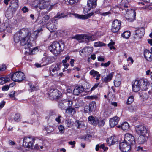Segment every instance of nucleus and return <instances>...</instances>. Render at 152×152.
Returning a JSON list of instances; mask_svg holds the SVG:
<instances>
[{
    "instance_id": "nucleus-1",
    "label": "nucleus",
    "mask_w": 152,
    "mask_h": 152,
    "mask_svg": "<svg viewBox=\"0 0 152 152\" xmlns=\"http://www.w3.org/2000/svg\"><path fill=\"white\" fill-rule=\"evenodd\" d=\"M43 30L42 28L38 29L31 33L27 28H23L16 33L14 36V39L15 43L20 41L21 45L25 49L31 50L30 54H35V51L37 50V48L31 49L32 44L31 41L35 40L37 37L39 32Z\"/></svg>"
},
{
    "instance_id": "nucleus-2",
    "label": "nucleus",
    "mask_w": 152,
    "mask_h": 152,
    "mask_svg": "<svg viewBox=\"0 0 152 152\" xmlns=\"http://www.w3.org/2000/svg\"><path fill=\"white\" fill-rule=\"evenodd\" d=\"M65 17L66 15L64 14H61L55 16L46 24L47 28L50 32L55 31L56 29V26L55 25L57 23L56 21L57 19H60Z\"/></svg>"
},
{
    "instance_id": "nucleus-3",
    "label": "nucleus",
    "mask_w": 152,
    "mask_h": 152,
    "mask_svg": "<svg viewBox=\"0 0 152 152\" xmlns=\"http://www.w3.org/2000/svg\"><path fill=\"white\" fill-rule=\"evenodd\" d=\"M49 49L56 56L58 55L62 50L60 44L57 42H53L49 46Z\"/></svg>"
},
{
    "instance_id": "nucleus-4",
    "label": "nucleus",
    "mask_w": 152,
    "mask_h": 152,
    "mask_svg": "<svg viewBox=\"0 0 152 152\" xmlns=\"http://www.w3.org/2000/svg\"><path fill=\"white\" fill-rule=\"evenodd\" d=\"M10 77L14 82H20L25 78L24 74L21 72L18 71L11 75Z\"/></svg>"
},
{
    "instance_id": "nucleus-5",
    "label": "nucleus",
    "mask_w": 152,
    "mask_h": 152,
    "mask_svg": "<svg viewBox=\"0 0 152 152\" xmlns=\"http://www.w3.org/2000/svg\"><path fill=\"white\" fill-rule=\"evenodd\" d=\"M60 65L56 64L52 65L50 68V75L54 77H57L59 75L62 76L63 74L62 73H59V71L60 70Z\"/></svg>"
},
{
    "instance_id": "nucleus-6",
    "label": "nucleus",
    "mask_w": 152,
    "mask_h": 152,
    "mask_svg": "<svg viewBox=\"0 0 152 152\" xmlns=\"http://www.w3.org/2000/svg\"><path fill=\"white\" fill-rule=\"evenodd\" d=\"M61 92L57 89H51L50 90L49 96L51 99H58L61 95Z\"/></svg>"
},
{
    "instance_id": "nucleus-7",
    "label": "nucleus",
    "mask_w": 152,
    "mask_h": 152,
    "mask_svg": "<svg viewBox=\"0 0 152 152\" xmlns=\"http://www.w3.org/2000/svg\"><path fill=\"white\" fill-rule=\"evenodd\" d=\"M34 138L32 137H24L23 139V145L27 148H32L34 143Z\"/></svg>"
},
{
    "instance_id": "nucleus-8",
    "label": "nucleus",
    "mask_w": 152,
    "mask_h": 152,
    "mask_svg": "<svg viewBox=\"0 0 152 152\" xmlns=\"http://www.w3.org/2000/svg\"><path fill=\"white\" fill-rule=\"evenodd\" d=\"M121 23L120 20L117 19L113 21L112 24L111 30L112 32L116 33L118 32L121 28Z\"/></svg>"
},
{
    "instance_id": "nucleus-9",
    "label": "nucleus",
    "mask_w": 152,
    "mask_h": 152,
    "mask_svg": "<svg viewBox=\"0 0 152 152\" xmlns=\"http://www.w3.org/2000/svg\"><path fill=\"white\" fill-rule=\"evenodd\" d=\"M35 2L37 4L35 7H38L41 10L45 9L49 5V2L45 1L44 0H35Z\"/></svg>"
},
{
    "instance_id": "nucleus-10",
    "label": "nucleus",
    "mask_w": 152,
    "mask_h": 152,
    "mask_svg": "<svg viewBox=\"0 0 152 152\" xmlns=\"http://www.w3.org/2000/svg\"><path fill=\"white\" fill-rule=\"evenodd\" d=\"M132 145L126 142L125 141L119 144V148L123 152H129L130 150Z\"/></svg>"
},
{
    "instance_id": "nucleus-11",
    "label": "nucleus",
    "mask_w": 152,
    "mask_h": 152,
    "mask_svg": "<svg viewBox=\"0 0 152 152\" xmlns=\"http://www.w3.org/2000/svg\"><path fill=\"white\" fill-rule=\"evenodd\" d=\"M129 0H122L121 3V5L119 7V10L124 11L123 13H126L128 9L127 8L129 5Z\"/></svg>"
},
{
    "instance_id": "nucleus-12",
    "label": "nucleus",
    "mask_w": 152,
    "mask_h": 152,
    "mask_svg": "<svg viewBox=\"0 0 152 152\" xmlns=\"http://www.w3.org/2000/svg\"><path fill=\"white\" fill-rule=\"evenodd\" d=\"M135 129L136 132L139 135H145L147 133L146 128L142 125L137 126Z\"/></svg>"
},
{
    "instance_id": "nucleus-13",
    "label": "nucleus",
    "mask_w": 152,
    "mask_h": 152,
    "mask_svg": "<svg viewBox=\"0 0 152 152\" xmlns=\"http://www.w3.org/2000/svg\"><path fill=\"white\" fill-rule=\"evenodd\" d=\"M124 141L131 145L135 143V141L134 137L130 134H126L125 135Z\"/></svg>"
},
{
    "instance_id": "nucleus-14",
    "label": "nucleus",
    "mask_w": 152,
    "mask_h": 152,
    "mask_svg": "<svg viewBox=\"0 0 152 152\" xmlns=\"http://www.w3.org/2000/svg\"><path fill=\"white\" fill-rule=\"evenodd\" d=\"M145 31V29L143 28H140L137 29L135 31L134 38L135 39L141 38L143 36Z\"/></svg>"
},
{
    "instance_id": "nucleus-15",
    "label": "nucleus",
    "mask_w": 152,
    "mask_h": 152,
    "mask_svg": "<svg viewBox=\"0 0 152 152\" xmlns=\"http://www.w3.org/2000/svg\"><path fill=\"white\" fill-rule=\"evenodd\" d=\"M133 91L134 92H137L141 89L140 80H135L132 83Z\"/></svg>"
},
{
    "instance_id": "nucleus-16",
    "label": "nucleus",
    "mask_w": 152,
    "mask_h": 152,
    "mask_svg": "<svg viewBox=\"0 0 152 152\" xmlns=\"http://www.w3.org/2000/svg\"><path fill=\"white\" fill-rule=\"evenodd\" d=\"M0 28L1 31L6 30L9 33L11 32L12 30V27L9 22H5L2 24L0 26Z\"/></svg>"
},
{
    "instance_id": "nucleus-17",
    "label": "nucleus",
    "mask_w": 152,
    "mask_h": 152,
    "mask_svg": "<svg viewBox=\"0 0 152 152\" xmlns=\"http://www.w3.org/2000/svg\"><path fill=\"white\" fill-rule=\"evenodd\" d=\"M141 89L143 91L146 90L148 89L149 84V82L146 79L141 80Z\"/></svg>"
},
{
    "instance_id": "nucleus-18",
    "label": "nucleus",
    "mask_w": 152,
    "mask_h": 152,
    "mask_svg": "<svg viewBox=\"0 0 152 152\" xmlns=\"http://www.w3.org/2000/svg\"><path fill=\"white\" fill-rule=\"evenodd\" d=\"M119 120V117L117 116L110 119L109 121L110 126L111 127H113L118 124Z\"/></svg>"
},
{
    "instance_id": "nucleus-19",
    "label": "nucleus",
    "mask_w": 152,
    "mask_h": 152,
    "mask_svg": "<svg viewBox=\"0 0 152 152\" xmlns=\"http://www.w3.org/2000/svg\"><path fill=\"white\" fill-rule=\"evenodd\" d=\"M144 56L145 59L147 61H152V53L151 51L147 49L144 51Z\"/></svg>"
},
{
    "instance_id": "nucleus-20",
    "label": "nucleus",
    "mask_w": 152,
    "mask_h": 152,
    "mask_svg": "<svg viewBox=\"0 0 152 152\" xmlns=\"http://www.w3.org/2000/svg\"><path fill=\"white\" fill-rule=\"evenodd\" d=\"M83 90L84 89L83 86H77L73 90V93L75 95H78L82 93Z\"/></svg>"
},
{
    "instance_id": "nucleus-21",
    "label": "nucleus",
    "mask_w": 152,
    "mask_h": 152,
    "mask_svg": "<svg viewBox=\"0 0 152 152\" xmlns=\"http://www.w3.org/2000/svg\"><path fill=\"white\" fill-rule=\"evenodd\" d=\"M97 0H88L87 5L90 8H94L97 5Z\"/></svg>"
},
{
    "instance_id": "nucleus-22",
    "label": "nucleus",
    "mask_w": 152,
    "mask_h": 152,
    "mask_svg": "<svg viewBox=\"0 0 152 152\" xmlns=\"http://www.w3.org/2000/svg\"><path fill=\"white\" fill-rule=\"evenodd\" d=\"M98 119V118L94 117L92 115L89 116L88 118L89 123L93 126H96V122Z\"/></svg>"
},
{
    "instance_id": "nucleus-23",
    "label": "nucleus",
    "mask_w": 152,
    "mask_h": 152,
    "mask_svg": "<svg viewBox=\"0 0 152 152\" xmlns=\"http://www.w3.org/2000/svg\"><path fill=\"white\" fill-rule=\"evenodd\" d=\"M93 14V13L91 12L88 14L87 15H79L75 14V17L80 19H85L88 18L89 17L92 16Z\"/></svg>"
},
{
    "instance_id": "nucleus-24",
    "label": "nucleus",
    "mask_w": 152,
    "mask_h": 152,
    "mask_svg": "<svg viewBox=\"0 0 152 152\" xmlns=\"http://www.w3.org/2000/svg\"><path fill=\"white\" fill-rule=\"evenodd\" d=\"M148 137L145 135H140L138 139V142L140 144H142L146 141Z\"/></svg>"
},
{
    "instance_id": "nucleus-25",
    "label": "nucleus",
    "mask_w": 152,
    "mask_h": 152,
    "mask_svg": "<svg viewBox=\"0 0 152 152\" xmlns=\"http://www.w3.org/2000/svg\"><path fill=\"white\" fill-rule=\"evenodd\" d=\"M130 14L131 16L129 18L126 17V18L128 21L131 22L134 20L136 16V12L135 10H131Z\"/></svg>"
},
{
    "instance_id": "nucleus-26",
    "label": "nucleus",
    "mask_w": 152,
    "mask_h": 152,
    "mask_svg": "<svg viewBox=\"0 0 152 152\" xmlns=\"http://www.w3.org/2000/svg\"><path fill=\"white\" fill-rule=\"evenodd\" d=\"M10 75L0 77V84L3 85L9 81L10 80Z\"/></svg>"
},
{
    "instance_id": "nucleus-27",
    "label": "nucleus",
    "mask_w": 152,
    "mask_h": 152,
    "mask_svg": "<svg viewBox=\"0 0 152 152\" xmlns=\"http://www.w3.org/2000/svg\"><path fill=\"white\" fill-rule=\"evenodd\" d=\"M102 149L104 151H107L108 149L107 147L105 146L104 144H98L96 145L95 147V150L96 151L99 150V148Z\"/></svg>"
},
{
    "instance_id": "nucleus-28",
    "label": "nucleus",
    "mask_w": 152,
    "mask_h": 152,
    "mask_svg": "<svg viewBox=\"0 0 152 152\" xmlns=\"http://www.w3.org/2000/svg\"><path fill=\"white\" fill-rule=\"evenodd\" d=\"M117 127L118 128H121L124 130H127L129 129V125L126 122L122 123L121 125H118Z\"/></svg>"
},
{
    "instance_id": "nucleus-29",
    "label": "nucleus",
    "mask_w": 152,
    "mask_h": 152,
    "mask_svg": "<svg viewBox=\"0 0 152 152\" xmlns=\"http://www.w3.org/2000/svg\"><path fill=\"white\" fill-rule=\"evenodd\" d=\"M90 111L91 113L94 112L96 109V104L94 101L91 102L89 105Z\"/></svg>"
},
{
    "instance_id": "nucleus-30",
    "label": "nucleus",
    "mask_w": 152,
    "mask_h": 152,
    "mask_svg": "<svg viewBox=\"0 0 152 152\" xmlns=\"http://www.w3.org/2000/svg\"><path fill=\"white\" fill-rule=\"evenodd\" d=\"M139 96L141 99L144 100H146L148 97V94L144 91L139 92Z\"/></svg>"
},
{
    "instance_id": "nucleus-31",
    "label": "nucleus",
    "mask_w": 152,
    "mask_h": 152,
    "mask_svg": "<svg viewBox=\"0 0 152 152\" xmlns=\"http://www.w3.org/2000/svg\"><path fill=\"white\" fill-rule=\"evenodd\" d=\"M96 123V126L98 125L99 127H100L104 126L105 124V122L103 119L98 118Z\"/></svg>"
},
{
    "instance_id": "nucleus-32",
    "label": "nucleus",
    "mask_w": 152,
    "mask_h": 152,
    "mask_svg": "<svg viewBox=\"0 0 152 152\" xmlns=\"http://www.w3.org/2000/svg\"><path fill=\"white\" fill-rule=\"evenodd\" d=\"M92 37L91 36H88L87 35H83V42L85 41L88 42L90 41H92Z\"/></svg>"
},
{
    "instance_id": "nucleus-33",
    "label": "nucleus",
    "mask_w": 152,
    "mask_h": 152,
    "mask_svg": "<svg viewBox=\"0 0 152 152\" xmlns=\"http://www.w3.org/2000/svg\"><path fill=\"white\" fill-rule=\"evenodd\" d=\"M113 77V73H110L108 75H107L105 77H104L103 79V81L106 83L110 81L112 79Z\"/></svg>"
},
{
    "instance_id": "nucleus-34",
    "label": "nucleus",
    "mask_w": 152,
    "mask_h": 152,
    "mask_svg": "<svg viewBox=\"0 0 152 152\" xmlns=\"http://www.w3.org/2000/svg\"><path fill=\"white\" fill-rule=\"evenodd\" d=\"M66 102V99H64L61 100L59 103V107L62 109H65Z\"/></svg>"
},
{
    "instance_id": "nucleus-35",
    "label": "nucleus",
    "mask_w": 152,
    "mask_h": 152,
    "mask_svg": "<svg viewBox=\"0 0 152 152\" xmlns=\"http://www.w3.org/2000/svg\"><path fill=\"white\" fill-rule=\"evenodd\" d=\"M5 16L8 18H10L12 17V12L11 9H8L5 12Z\"/></svg>"
},
{
    "instance_id": "nucleus-36",
    "label": "nucleus",
    "mask_w": 152,
    "mask_h": 152,
    "mask_svg": "<svg viewBox=\"0 0 152 152\" xmlns=\"http://www.w3.org/2000/svg\"><path fill=\"white\" fill-rule=\"evenodd\" d=\"M90 74L91 75L93 76V77H100L101 75L99 74V72L97 71H95L94 70H91L90 72Z\"/></svg>"
},
{
    "instance_id": "nucleus-37",
    "label": "nucleus",
    "mask_w": 152,
    "mask_h": 152,
    "mask_svg": "<svg viewBox=\"0 0 152 152\" xmlns=\"http://www.w3.org/2000/svg\"><path fill=\"white\" fill-rule=\"evenodd\" d=\"M130 35V32L129 31H126L122 34L121 36L127 39L129 37Z\"/></svg>"
},
{
    "instance_id": "nucleus-38",
    "label": "nucleus",
    "mask_w": 152,
    "mask_h": 152,
    "mask_svg": "<svg viewBox=\"0 0 152 152\" xmlns=\"http://www.w3.org/2000/svg\"><path fill=\"white\" fill-rule=\"evenodd\" d=\"M67 111H68V113L72 116L76 113L75 108L72 107L67 108Z\"/></svg>"
},
{
    "instance_id": "nucleus-39",
    "label": "nucleus",
    "mask_w": 152,
    "mask_h": 152,
    "mask_svg": "<svg viewBox=\"0 0 152 152\" xmlns=\"http://www.w3.org/2000/svg\"><path fill=\"white\" fill-rule=\"evenodd\" d=\"M116 140L115 139L114 136H111L108 140V143H110L111 145H113L116 142Z\"/></svg>"
},
{
    "instance_id": "nucleus-40",
    "label": "nucleus",
    "mask_w": 152,
    "mask_h": 152,
    "mask_svg": "<svg viewBox=\"0 0 152 152\" xmlns=\"http://www.w3.org/2000/svg\"><path fill=\"white\" fill-rule=\"evenodd\" d=\"M134 97L133 96H131L128 98L126 102V104H131L134 100Z\"/></svg>"
},
{
    "instance_id": "nucleus-41",
    "label": "nucleus",
    "mask_w": 152,
    "mask_h": 152,
    "mask_svg": "<svg viewBox=\"0 0 152 152\" xmlns=\"http://www.w3.org/2000/svg\"><path fill=\"white\" fill-rule=\"evenodd\" d=\"M83 122L82 121H76L75 123V125L77 126V128H80L83 126Z\"/></svg>"
},
{
    "instance_id": "nucleus-42",
    "label": "nucleus",
    "mask_w": 152,
    "mask_h": 152,
    "mask_svg": "<svg viewBox=\"0 0 152 152\" xmlns=\"http://www.w3.org/2000/svg\"><path fill=\"white\" fill-rule=\"evenodd\" d=\"M105 45L104 43L100 42H95L94 45V46L96 47H101Z\"/></svg>"
},
{
    "instance_id": "nucleus-43",
    "label": "nucleus",
    "mask_w": 152,
    "mask_h": 152,
    "mask_svg": "<svg viewBox=\"0 0 152 152\" xmlns=\"http://www.w3.org/2000/svg\"><path fill=\"white\" fill-rule=\"evenodd\" d=\"M79 0H69V4L70 5L76 4L79 1Z\"/></svg>"
},
{
    "instance_id": "nucleus-44",
    "label": "nucleus",
    "mask_w": 152,
    "mask_h": 152,
    "mask_svg": "<svg viewBox=\"0 0 152 152\" xmlns=\"http://www.w3.org/2000/svg\"><path fill=\"white\" fill-rule=\"evenodd\" d=\"M115 42H113L112 40H111V42L108 44V46L110 47V49H115V48L113 46Z\"/></svg>"
},
{
    "instance_id": "nucleus-45",
    "label": "nucleus",
    "mask_w": 152,
    "mask_h": 152,
    "mask_svg": "<svg viewBox=\"0 0 152 152\" xmlns=\"http://www.w3.org/2000/svg\"><path fill=\"white\" fill-rule=\"evenodd\" d=\"M14 119L15 121H19L20 120V114L18 113H16L14 116Z\"/></svg>"
},
{
    "instance_id": "nucleus-46",
    "label": "nucleus",
    "mask_w": 152,
    "mask_h": 152,
    "mask_svg": "<svg viewBox=\"0 0 152 152\" xmlns=\"http://www.w3.org/2000/svg\"><path fill=\"white\" fill-rule=\"evenodd\" d=\"M63 64V65L64 66V68L63 69V72L66 71L65 69L66 68V56L65 57V60H63L62 61Z\"/></svg>"
},
{
    "instance_id": "nucleus-47",
    "label": "nucleus",
    "mask_w": 152,
    "mask_h": 152,
    "mask_svg": "<svg viewBox=\"0 0 152 152\" xmlns=\"http://www.w3.org/2000/svg\"><path fill=\"white\" fill-rule=\"evenodd\" d=\"M75 37L77 40L80 41V42H83V35H77Z\"/></svg>"
},
{
    "instance_id": "nucleus-48",
    "label": "nucleus",
    "mask_w": 152,
    "mask_h": 152,
    "mask_svg": "<svg viewBox=\"0 0 152 152\" xmlns=\"http://www.w3.org/2000/svg\"><path fill=\"white\" fill-rule=\"evenodd\" d=\"M50 59L51 57L50 56H48L43 58V60H45V62L46 63V64H48L51 62V61H50Z\"/></svg>"
},
{
    "instance_id": "nucleus-49",
    "label": "nucleus",
    "mask_w": 152,
    "mask_h": 152,
    "mask_svg": "<svg viewBox=\"0 0 152 152\" xmlns=\"http://www.w3.org/2000/svg\"><path fill=\"white\" fill-rule=\"evenodd\" d=\"M84 112L85 113H91L89 106H85L84 108Z\"/></svg>"
},
{
    "instance_id": "nucleus-50",
    "label": "nucleus",
    "mask_w": 152,
    "mask_h": 152,
    "mask_svg": "<svg viewBox=\"0 0 152 152\" xmlns=\"http://www.w3.org/2000/svg\"><path fill=\"white\" fill-rule=\"evenodd\" d=\"M111 61H108L107 63H102L101 66H104L105 67H107L110 64Z\"/></svg>"
},
{
    "instance_id": "nucleus-51",
    "label": "nucleus",
    "mask_w": 152,
    "mask_h": 152,
    "mask_svg": "<svg viewBox=\"0 0 152 152\" xmlns=\"http://www.w3.org/2000/svg\"><path fill=\"white\" fill-rule=\"evenodd\" d=\"M30 87L31 88V92L33 91H37L39 89V87L37 86L34 87V86H32L31 85L30 86Z\"/></svg>"
},
{
    "instance_id": "nucleus-52",
    "label": "nucleus",
    "mask_w": 152,
    "mask_h": 152,
    "mask_svg": "<svg viewBox=\"0 0 152 152\" xmlns=\"http://www.w3.org/2000/svg\"><path fill=\"white\" fill-rule=\"evenodd\" d=\"M61 117V116L59 115H58L56 116L55 117V118H54L55 119V120L58 123H60L61 121L60 119V118Z\"/></svg>"
},
{
    "instance_id": "nucleus-53",
    "label": "nucleus",
    "mask_w": 152,
    "mask_h": 152,
    "mask_svg": "<svg viewBox=\"0 0 152 152\" xmlns=\"http://www.w3.org/2000/svg\"><path fill=\"white\" fill-rule=\"evenodd\" d=\"M54 4H52L51 5L50 4V3L49 2V5L48 6L46 7V8H45L47 10H48V11H50L52 9L54 5Z\"/></svg>"
},
{
    "instance_id": "nucleus-54",
    "label": "nucleus",
    "mask_w": 152,
    "mask_h": 152,
    "mask_svg": "<svg viewBox=\"0 0 152 152\" xmlns=\"http://www.w3.org/2000/svg\"><path fill=\"white\" fill-rule=\"evenodd\" d=\"M50 117H51L52 118H54L58 114L54 112H52L50 113Z\"/></svg>"
},
{
    "instance_id": "nucleus-55",
    "label": "nucleus",
    "mask_w": 152,
    "mask_h": 152,
    "mask_svg": "<svg viewBox=\"0 0 152 152\" xmlns=\"http://www.w3.org/2000/svg\"><path fill=\"white\" fill-rule=\"evenodd\" d=\"M58 129L59 130V132H60L61 133L63 132L64 130V126L61 125H60L59 126Z\"/></svg>"
},
{
    "instance_id": "nucleus-56",
    "label": "nucleus",
    "mask_w": 152,
    "mask_h": 152,
    "mask_svg": "<svg viewBox=\"0 0 152 152\" xmlns=\"http://www.w3.org/2000/svg\"><path fill=\"white\" fill-rule=\"evenodd\" d=\"M99 84V83L95 84L94 86L91 89V91H92L95 90L96 88L97 87Z\"/></svg>"
},
{
    "instance_id": "nucleus-57",
    "label": "nucleus",
    "mask_w": 152,
    "mask_h": 152,
    "mask_svg": "<svg viewBox=\"0 0 152 152\" xmlns=\"http://www.w3.org/2000/svg\"><path fill=\"white\" fill-rule=\"evenodd\" d=\"M68 143L69 144L72 145V148H74L75 146V141H71L68 142Z\"/></svg>"
},
{
    "instance_id": "nucleus-58",
    "label": "nucleus",
    "mask_w": 152,
    "mask_h": 152,
    "mask_svg": "<svg viewBox=\"0 0 152 152\" xmlns=\"http://www.w3.org/2000/svg\"><path fill=\"white\" fill-rule=\"evenodd\" d=\"M46 22V21L44 19L43 17L42 19L40 20L39 23L43 25Z\"/></svg>"
},
{
    "instance_id": "nucleus-59",
    "label": "nucleus",
    "mask_w": 152,
    "mask_h": 152,
    "mask_svg": "<svg viewBox=\"0 0 152 152\" xmlns=\"http://www.w3.org/2000/svg\"><path fill=\"white\" fill-rule=\"evenodd\" d=\"M66 150L64 148H61L60 149H58L57 150V152H66Z\"/></svg>"
},
{
    "instance_id": "nucleus-60",
    "label": "nucleus",
    "mask_w": 152,
    "mask_h": 152,
    "mask_svg": "<svg viewBox=\"0 0 152 152\" xmlns=\"http://www.w3.org/2000/svg\"><path fill=\"white\" fill-rule=\"evenodd\" d=\"M68 102V106L69 107H71L72 106V105L73 102L71 100H69L67 101Z\"/></svg>"
},
{
    "instance_id": "nucleus-61",
    "label": "nucleus",
    "mask_w": 152,
    "mask_h": 152,
    "mask_svg": "<svg viewBox=\"0 0 152 152\" xmlns=\"http://www.w3.org/2000/svg\"><path fill=\"white\" fill-rule=\"evenodd\" d=\"M15 95V91H13L9 94L10 97L11 98L14 97Z\"/></svg>"
},
{
    "instance_id": "nucleus-62",
    "label": "nucleus",
    "mask_w": 152,
    "mask_h": 152,
    "mask_svg": "<svg viewBox=\"0 0 152 152\" xmlns=\"http://www.w3.org/2000/svg\"><path fill=\"white\" fill-rule=\"evenodd\" d=\"M6 69V67L4 64H2L0 66V71H4Z\"/></svg>"
},
{
    "instance_id": "nucleus-63",
    "label": "nucleus",
    "mask_w": 152,
    "mask_h": 152,
    "mask_svg": "<svg viewBox=\"0 0 152 152\" xmlns=\"http://www.w3.org/2000/svg\"><path fill=\"white\" fill-rule=\"evenodd\" d=\"M73 122L71 120L68 121L67 122V127H69L73 124Z\"/></svg>"
},
{
    "instance_id": "nucleus-64",
    "label": "nucleus",
    "mask_w": 152,
    "mask_h": 152,
    "mask_svg": "<svg viewBox=\"0 0 152 152\" xmlns=\"http://www.w3.org/2000/svg\"><path fill=\"white\" fill-rule=\"evenodd\" d=\"M22 10L23 11V12L24 13H25L26 12H28V9L26 7L24 6L22 8Z\"/></svg>"
}]
</instances>
